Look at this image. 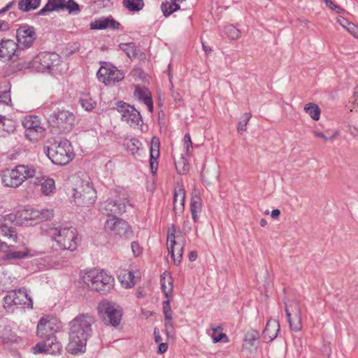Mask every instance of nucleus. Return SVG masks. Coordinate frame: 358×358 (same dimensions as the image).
<instances>
[{"instance_id":"nucleus-19","label":"nucleus","mask_w":358,"mask_h":358,"mask_svg":"<svg viewBox=\"0 0 358 358\" xmlns=\"http://www.w3.org/2000/svg\"><path fill=\"white\" fill-rule=\"evenodd\" d=\"M104 229L110 234L122 235L128 231L129 226L124 220L115 216H111L106 220Z\"/></svg>"},{"instance_id":"nucleus-41","label":"nucleus","mask_w":358,"mask_h":358,"mask_svg":"<svg viewBox=\"0 0 358 358\" xmlns=\"http://www.w3.org/2000/svg\"><path fill=\"white\" fill-rule=\"evenodd\" d=\"M150 157L153 159H158L159 156V138L153 137L151 141L150 145Z\"/></svg>"},{"instance_id":"nucleus-60","label":"nucleus","mask_w":358,"mask_h":358,"mask_svg":"<svg viewBox=\"0 0 358 358\" xmlns=\"http://www.w3.org/2000/svg\"><path fill=\"white\" fill-rule=\"evenodd\" d=\"M157 159H153L150 157V166L152 171L155 173L157 171Z\"/></svg>"},{"instance_id":"nucleus-17","label":"nucleus","mask_w":358,"mask_h":358,"mask_svg":"<svg viewBox=\"0 0 358 358\" xmlns=\"http://www.w3.org/2000/svg\"><path fill=\"white\" fill-rule=\"evenodd\" d=\"M57 329L58 327L55 320L42 317L37 325V336L42 338L57 341L55 333L57 331Z\"/></svg>"},{"instance_id":"nucleus-31","label":"nucleus","mask_w":358,"mask_h":358,"mask_svg":"<svg viewBox=\"0 0 358 358\" xmlns=\"http://www.w3.org/2000/svg\"><path fill=\"white\" fill-rule=\"evenodd\" d=\"M38 182L41 184V191L43 194L45 196H50L55 192V181L52 178L47 179H39L37 178Z\"/></svg>"},{"instance_id":"nucleus-4","label":"nucleus","mask_w":358,"mask_h":358,"mask_svg":"<svg viewBox=\"0 0 358 358\" xmlns=\"http://www.w3.org/2000/svg\"><path fill=\"white\" fill-rule=\"evenodd\" d=\"M83 282L92 290L105 294L113 287L114 278L103 270L90 269L81 275Z\"/></svg>"},{"instance_id":"nucleus-44","label":"nucleus","mask_w":358,"mask_h":358,"mask_svg":"<svg viewBox=\"0 0 358 358\" xmlns=\"http://www.w3.org/2000/svg\"><path fill=\"white\" fill-rule=\"evenodd\" d=\"M252 115L250 113H245L243 114L242 119L239 121L237 129L240 133L244 132L246 131V126L251 118Z\"/></svg>"},{"instance_id":"nucleus-5","label":"nucleus","mask_w":358,"mask_h":358,"mask_svg":"<svg viewBox=\"0 0 358 358\" xmlns=\"http://www.w3.org/2000/svg\"><path fill=\"white\" fill-rule=\"evenodd\" d=\"M97 311L100 318L106 324L113 327L120 325L123 310L117 303L107 299L102 300L99 303Z\"/></svg>"},{"instance_id":"nucleus-27","label":"nucleus","mask_w":358,"mask_h":358,"mask_svg":"<svg viewBox=\"0 0 358 358\" xmlns=\"http://www.w3.org/2000/svg\"><path fill=\"white\" fill-rule=\"evenodd\" d=\"M134 96L139 100L143 101L144 104L148 107L150 112L153 110V103L151 98L150 92L145 87H136Z\"/></svg>"},{"instance_id":"nucleus-6","label":"nucleus","mask_w":358,"mask_h":358,"mask_svg":"<svg viewBox=\"0 0 358 358\" xmlns=\"http://www.w3.org/2000/svg\"><path fill=\"white\" fill-rule=\"evenodd\" d=\"M36 174V169L33 166L18 165L5 173L2 177V182L6 187H17L25 180L33 178Z\"/></svg>"},{"instance_id":"nucleus-50","label":"nucleus","mask_w":358,"mask_h":358,"mask_svg":"<svg viewBox=\"0 0 358 358\" xmlns=\"http://www.w3.org/2000/svg\"><path fill=\"white\" fill-rule=\"evenodd\" d=\"M165 327L166 329V335L168 337L173 336V324L172 322V320H166L165 319Z\"/></svg>"},{"instance_id":"nucleus-34","label":"nucleus","mask_w":358,"mask_h":358,"mask_svg":"<svg viewBox=\"0 0 358 358\" xmlns=\"http://www.w3.org/2000/svg\"><path fill=\"white\" fill-rule=\"evenodd\" d=\"M304 111L308 113L314 120H318L320 117V109L319 106L313 103L305 105Z\"/></svg>"},{"instance_id":"nucleus-55","label":"nucleus","mask_w":358,"mask_h":358,"mask_svg":"<svg viewBox=\"0 0 358 358\" xmlns=\"http://www.w3.org/2000/svg\"><path fill=\"white\" fill-rule=\"evenodd\" d=\"M41 218L48 220L53 217V210L51 209H44L40 212Z\"/></svg>"},{"instance_id":"nucleus-9","label":"nucleus","mask_w":358,"mask_h":358,"mask_svg":"<svg viewBox=\"0 0 358 358\" xmlns=\"http://www.w3.org/2000/svg\"><path fill=\"white\" fill-rule=\"evenodd\" d=\"M75 116L68 110L54 111L48 117L50 124L61 132H68L73 127Z\"/></svg>"},{"instance_id":"nucleus-35","label":"nucleus","mask_w":358,"mask_h":358,"mask_svg":"<svg viewBox=\"0 0 358 358\" xmlns=\"http://www.w3.org/2000/svg\"><path fill=\"white\" fill-rule=\"evenodd\" d=\"M80 101L82 107L86 110H91L94 108L96 105V102L87 94H82Z\"/></svg>"},{"instance_id":"nucleus-48","label":"nucleus","mask_w":358,"mask_h":358,"mask_svg":"<svg viewBox=\"0 0 358 358\" xmlns=\"http://www.w3.org/2000/svg\"><path fill=\"white\" fill-rule=\"evenodd\" d=\"M11 101L10 92L7 90L0 93V103L8 104Z\"/></svg>"},{"instance_id":"nucleus-13","label":"nucleus","mask_w":358,"mask_h":358,"mask_svg":"<svg viewBox=\"0 0 358 358\" xmlns=\"http://www.w3.org/2000/svg\"><path fill=\"white\" fill-rule=\"evenodd\" d=\"M285 312L290 329L299 331L302 328L301 309L299 303L293 300L285 304Z\"/></svg>"},{"instance_id":"nucleus-10","label":"nucleus","mask_w":358,"mask_h":358,"mask_svg":"<svg viewBox=\"0 0 358 358\" xmlns=\"http://www.w3.org/2000/svg\"><path fill=\"white\" fill-rule=\"evenodd\" d=\"M3 301L6 309H9L13 306H22L30 309L33 308V301L24 288L8 292L4 296Z\"/></svg>"},{"instance_id":"nucleus-36","label":"nucleus","mask_w":358,"mask_h":358,"mask_svg":"<svg viewBox=\"0 0 358 358\" xmlns=\"http://www.w3.org/2000/svg\"><path fill=\"white\" fill-rule=\"evenodd\" d=\"M123 3L130 11H138L144 6L143 0H123Z\"/></svg>"},{"instance_id":"nucleus-52","label":"nucleus","mask_w":358,"mask_h":358,"mask_svg":"<svg viewBox=\"0 0 358 358\" xmlns=\"http://www.w3.org/2000/svg\"><path fill=\"white\" fill-rule=\"evenodd\" d=\"M169 80H170V90L172 92L171 96L174 99L175 101L180 102L182 100L181 96L180 95V94L178 92H175L173 90V85L172 83L171 78H170Z\"/></svg>"},{"instance_id":"nucleus-32","label":"nucleus","mask_w":358,"mask_h":358,"mask_svg":"<svg viewBox=\"0 0 358 358\" xmlns=\"http://www.w3.org/2000/svg\"><path fill=\"white\" fill-rule=\"evenodd\" d=\"M161 286L166 297L171 295L173 289V280L171 276L167 273H164L161 275Z\"/></svg>"},{"instance_id":"nucleus-53","label":"nucleus","mask_w":358,"mask_h":358,"mask_svg":"<svg viewBox=\"0 0 358 358\" xmlns=\"http://www.w3.org/2000/svg\"><path fill=\"white\" fill-rule=\"evenodd\" d=\"M192 230V223L189 220H186L184 221L182 227V233L184 234H187L189 233Z\"/></svg>"},{"instance_id":"nucleus-43","label":"nucleus","mask_w":358,"mask_h":358,"mask_svg":"<svg viewBox=\"0 0 358 358\" xmlns=\"http://www.w3.org/2000/svg\"><path fill=\"white\" fill-rule=\"evenodd\" d=\"M64 9L71 14H78L80 12L79 5L74 0H65Z\"/></svg>"},{"instance_id":"nucleus-14","label":"nucleus","mask_w":358,"mask_h":358,"mask_svg":"<svg viewBox=\"0 0 358 358\" xmlns=\"http://www.w3.org/2000/svg\"><path fill=\"white\" fill-rule=\"evenodd\" d=\"M176 229L173 225L169 228L167 232V249L174 264L178 265L183 254L184 243L176 241Z\"/></svg>"},{"instance_id":"nucleus-33","label":"nucleus","mask_w":358,"mask_h":358,"mask_svg":"<svg viewBox=\"0 0 358 358\" xmlns=\"http://www.w3.org/2000/svg\"><path fill=\"white\" fill-rule=\"evenodd\" d=\"M41 0H20L18 8L23 12L36 10L41 4Z\"/></svg>"},{"instance_id":"nucleus-47","label":"nucleus","mask_w":358,"mask_h":358,"mask_svg":"<svg viewBox=\"0 0 358 358\" xmlns=\"http://www.w3.org/2000/svg\"><path fill=\"white\" fill-rule=\"evenodd\" d=\"M163 311L166 320H172V311L169 300L164 302Z\"/></svg>"},{"instance_id":"nucleus-23","label":"nucleus","mask_w":358,"mask_h":358,"mask_svg":"<svg viewBox=\"0 0 358 358\" xmlns=\"http://www.w3.org/2000/svg\"><path fill=\"white\" fill-rule=\"evenodd\" d=\"M120 26V23L113 18L103 17L92 22L90 27L92 29H104L110 28L111 29H117Z\"/></svg>"},{"instance_id":"nucleus-11","label":"nucleus","mask_w":358,"mask_h":358,"mask_svg":"<svg viewBox=\"0 0 358 358\" xmlns=\"http://www.w3.org/2000/svg\"><path fill=\"white\" fill-rule=\"evenodd\" d=\"M22 125L25 129V136L30 141L36 142L45 136V129L36 115L26 117L22 121Z\"/></svg>"},{"instance_id":"nucleus-8","label":"nucleus","mask_w":358,"mask_h":358,"mask_svg":"<svg viewBox=\"0 0 358 358\" xmlns=\"http://www.w3.org/2000/svg\"><path fill=\"white\" fill-rule=\"evenodd\" d=\"M73 197L79 206H89L93 204L96 198V192L89 180H81L74 189Z\"/></svg>"},{"instance_id":"nucleus-18","label":"nucleus","mask_w":358,"mask_h":358,"mask_svg":"<svg viewBox=\"0 0 358 358\" xmlns=\"http://www.w3.org/2000/svg\"><path fill=\"white\" fill-rule=\"evenodd\" d=\"M128 203L129 202L126 199H108L101 204V209L108 217L115 216V214L124 213Z\"/></svg>"},{"instance_id":"nucleus-61","label":"nucleus","mask_w":358,"mask_h":358,"mask_svg":"<svg viewBox=\"0 0 358 358\" xmlns=\"http://www.w3.org/2000/svg\"><path fill=\"white\" fill-rule=\"evenodd\" d=\"M154 336H155V341L156 343H159L162 341V338L160 336L159 331L157 328H155L154 330Z\"/></svg>"},{"instance_id":"nucleus-37","label":"nucleus","mask_w":358,"mask_h":358,"mask_svg":"<svg viewBox=\"0 0 358 358\" xmlns=\"http://www.w3.org/2000/svg\"><path fill=\"white\" fill-rule=\"evenodd\" d=\"M161 8L164 16L167 17L178 10L180 6L176 2H166L162 4Z\"/></svg>"},{"instance_id":"nucleus-38","label":"nucleus","mask_w":358,"mask_h":358,"mask_svg":"<svg viewBox=\"0 0 358 358\" xmlns=\"http://www.w3.org/2000/svg\"><path fill=\"white\" fill-rule=\"evenodd\" d=\"M1 122L3 128V133L5 134V136L6 134H10L15 130V122L12 120L6 118L5 116H2Z\"/></svg>"},{"instance_id":"nucleus-54","label":"nucleus","mask_w":358,"mask_h":358,"mask_svg":"<svg viewBox=\"0 0 358 358\" xmlns=\"http://www.w3.org/2000/svg\"><path fill=\"white\" fill-rule=\"evenodd\" d=\"M324 1L327 6L335 10L337 13H341L343 11L341 8L336 6L331 0H324Z\"/></svg>"},{"instance_id":"nucleus-56","label":"nucleus","mask_w":358,"mask_h":358,"mask_svg":"<svg viewBox=\"0 0 358 358\" xmlns=\"http://www.w3.org/2000/svg\"><path fill=\"white\" fill-rule=\"evenodd\" d=\"M27 255V252H13L8 255L9 258L10 259H22L25 257Z\"/></svg>"},{"instance_id":"nucleus-21","label":"nucleus","mask_w":358,"mask_h":358,"mask_svg":"<svg viewBox=\"0 0 358 358\" xmlns=\"http://www.w3.org/2000/svg\"><path fill=\"white\" fill-rule=\"evenodd\" d=\"M279 330V322L275 320H269L262 332V337L266 342H271L277 337Z\"/></svg>"},{"instance_id":"nucleus-3","label":"nucleus","mask_w":358,"mask_h":358,"mask_svg":"<svg viewBox=\"0 0 358 358\" xmlns=\"http://www.w3.org/2000/svg\"><path fill=\"white\" fill-rule=\"evenodd\" d=\"M43 152L57 165H66L74 157L72 146L67 140L48 142L43 146Z\"/></svg>"},{"instance_id":"nucleus-64","label":"nucleus","mask_w":358,"mask_h":358,"mask_svg":"<svg viewBox=\"0 0 358 358\" xmlns=\"http://www.w3.org/2000/svg\"><path fill=\"white\" fill-rule=\"evenodd\" d=\"M352 103L357 106H358V89L355 91L353 96L352 97Z\"/></svg>"},{"instance_id":"nucleus-28","label":"nucleus","mask_w":358,"mask_h":358,"mask_svg":"<svg viewBox=\"0 0 358 358\" xmlns=\"http://www.w3.org/2000/svg\"><path fill=\"white\" fill-rule=\"evenodd\" d=\"M65 0H48L47 3L41 8L38 15H45L47 13L64 10Z\"/></svg>"},{"instance_id":"nucleus-26","label":"nucleus","mask_w":358,"mask_h":358,"mask_svg":"<svg viewBox=\"0 0 358 358\" xmlns=\"http://www.w3.org/2000/svg\"><path fill=\"white\" fill-rule=\"evenodd\" d=\"M118 279L124 288L134 287L137 281L132 271L128 269H121L118 273Z\"/></svg>"},{"instance_id":"nucleus-1","label":"nucleus","mask_w":358,"mask_h":358,"mask_svg":"<svg viewBox=\"0 0 358 358\" xmlns=\"http://www.w3.org/2000/svg\"><path fill=\"white\" fill-rule=\"evenodd\" d=\"M94 322V317L89 314H80L70 322L69 343L66 346L69 352L77 354L85 352Z\"/></svg>"},{"instance_id":"nucleus-51","label":"nucleus","mask_w":358,"mask_h":358,"mask_svg":"<svg viewBox=\"0 0 358 358\" xmlns=\"http://www.w3.org/2000/svg\"><path fill=\"white\" fill-rule=\"evenodd\" d=\"M131 250H132V252H133V254L134 255V256L138 257V255H140L141 254V252H142L141 248L140 247L139 244L137 242H136V241L132 242L131 244Z\"/></svg>"},{"instance_id":"nucleus-7","label":"nucleus","mask_w":358,"mask_h":358,"mask_svg":"<svg viewBox=\"0 0 358 358\" xmlns=\"http://www.w3.org/2000/svg\"><path fill=\"white\" fill-rule=\"evenodd\" d=\"M60 57L56 53L41 52L22 68H31L38 72L45 71L51 72L58 65Z\"/></svg>"},{"instance_id":"nucleus-49","label":"nucleus","mask_w":358,"mask_h":358,"mask_svg":"<svg viewBox=\"0 0 358 358\" xmlns=\"http://www.w3.org/2000/svg\"><path fill=\"white\" fill-rule=\"evenodd\" d=\"M212 338L213 341V343H216L218 342L223 341L224 343H227L229 341V339L227 338V336L224 333H220L219 335L216 336L214 334L212 335Z\"/></svg>"},{"instance_id":"nucleus-30","label":"nucleus","mask_w":358,"mask_h":358,"mask_svg":"<svg viewBox=\"0 0 358 358\" xmlns=\"http://www.w3.org/2000/svg\"><path fill=\"white\" fill-rule=\"evenodd\" d=\"M259 338V333L252 329L248 331L244 338L243 347L247 349H250L252 347L257 348V343Z\"/></svg>"},{"instance_id":"nucleus-45","label":"nucleus","mask_w":358,"mask_h":358,"mask_svg":"<svg viewBox=\"0 0 358 358\" xmlns=\"http://www.w3.org/2000/svg\"><path fill=\"white\" fill-rule=\"evenodd\" d=\"M141 143L136 138H131L127 141L126 145L127 149L131 152V154H135L138 150L139 149V145Z\"/></svg>"},{"instance_id":"nucleus-25","label":"nucleus","mask_w":358,"mask_h":358,"mask_svg":"<svg viewBox=\"0 0 358 358\" xmlns=\"http://www.w3.org/2000/svg\"><path fill=\"white\" fill-rule=\"evenodd\" d=\"M0 239H3L8 243L9 246L16 242L17 233L15 229L7 224H0Z\"/></svg>"},{"instance_id":"nucleus-2","label":"nucleus","mask_w":358,"mask_h":358,"mask_svg":"<svg viewBox=\"0 0 358 358\" xmlns=\"http://www.w3.org/2000/svg\"><path fill=\"white\" fill-rule=\"evenodd\" d=\"M42 229L55 241L56 246L63 250L74 251L78 246V232L75 227L67 224Z\"/></svg>"},{"instance_id":"nucleus-40","label":"nucleus","mask_w":358,"mask_h":358,"mask_svg":"<svg viewBox=\"0 0 358 358\" xmlns=\"http://www.w3.org/2000/svg\"><path fill=\"white\" fill-rule=\"evenodd\" d=\"M119 47L129 58L134 57L136 55L135 45L133 43H120Z\"/></svg>"},{"instance_id":"nucleus-20","label":"nucleus","mask_w":358,"mask_h":358,"mask_svg":"<svg viewBox=\"0 0 358 358\" xmlns=\"http://www.w3.org/2000/svg\"><path fill=\"white\" fill-rule=\"evenodd\" d=\"M19 47L14 41L3 39L0 43V59L8 60L11 59Z\"/></svg>"},{"instance_id":"nucleus-57","label":"nucleus","mask_w":358,"mask_h":358,"mask_svg":"<svg viewBox=\"0 0 358 358\" xmlns=\"http://www.w3.org/2000/svg\"><path fill=\"white\" fill-rule=\"evenodd\" d=\"M338 22L343 28L346 29L347 30L348 27H352V23L343 17L338 18Z\"/></svg>"},{"instance_id":"nucleus-58","label":"nucleus","mask_w":358,"mask_h":358,"mask_svg":"<svg viewBox=\"0 0 358 358\" xmlns=\"http://www.w3.org/2000/svg\"><path fill=\"white\" fill-rule=\"evenodd\" d=\"M168 350V345L165 343H159L158 353L163 354Z\"/></svg>"},{"instance_id":"nucleus-24","label":"nucleus","mask_w":358,"mask_h":358,"mask_svg":"<svg viewBox=\"0 0 358 358\" xmlns=\"http://www.w3.org/2000/svg\"><path fill=\"white\" fill-rule=\"evenodd\" d=\"M201 199L199 196V192L194 189L192 192L190 203L192 217L194 222L198 221L199 216L201 212Z\"/></svg>"},{"instance_id":"nucleus-16","label":"nucleus","mask_w":358,"mask_h":358,"mask_svg":"<svg viewBox=\"0 0 358 358\" xmlns=\"http://www.w3.org/2000/svg\"><path fill=\"white\" fill-rule=\"evenodd\" d=\"M17 45L20 49L30 48L36 39L35 29L29 25L20 26L16 31Z\"/></svg>"},{"instance_id":"nucleus-62","label":"nucleus","mask_w":358,"mask_h":358,"mask_svg":"<svg viewBox=\"0 0 358 358\" xmlns=\"http://www.w3.org/2000/svg\"><path fill=\"white\" fill-rule=\"evenodd\" d=\"M10 246L8 243L3 239H0V251L6 250Z\"/></svg>"},{"instance_id":"nucleus-39","label":"nucleus","mask_w":358,"mask_h":358,"mask_svg":"<svg viewBox=\"0 0 358 358\" xmlns=\"http://www.w3.org/2000/svg\"><path fill=\"white\" fill-rule=\"evenodd\" d=\"M175 166L180 174H185L189 169L187 160L183 157H180L178 159L175 160Z\"/></svg>"},{"instance_id":"nucleus-42","label":"nucleus","mask_w":358,"mask_h":358,"mask_svg":"<svg viewBox=\"0 0 358 358\" xmlns=\"http://www.w3.org/2000/svg\"><path fill=\"white\" fill-rule=\"evenodd\" d=\"M224 31L227 36L232 40H236L240 37L241 32L239 29L231 24L226 26Z\"/></svg>"},{"instance_id":"nucleus-22","label":"nucleus","mask_w":358,"mask_h":358,"mask_svg":"<svg viewBox=\"0 0 358 358\" xmlns=\"http://www.w3.org/2000/svg\"><path fill=\"white\" fill-rule=\"evenodd\" d=\"M60 345L57 341H53L47 338L45 341L38 343L32 350L34 354L49 352L52 353L55 350H59Z\"/></svg>"},{"instance_id":"nucleus-12","label":"nucleus","mask_w":358,"mask_h":358,"mask_svg":"<svg viewBox=\"0 0 358 358\" xmlns=\"http://www.w3.org/2000/svg\"><path fill=\"white\" fill-rule=\"evenodd\" d=\"M124 75L123 72L117 69L110 64L103 62L97 72L99 80L106 85H114L123 80Z\"/></svg>"},{"instance_id":"nucleus-46","label":"nucleus","mask_w":358,"mask_h":358,"mask_svg":"<svg viewBox=\"0 0 358 358\" xmlns=\"http://www.w3.org/2000/svg\"><path fill=\"white\" fill-rule=\"evenodd\" d=\"M313 134H314V136L315 137L322 138L324 141L333 140V139H334L338 135V131H335L334 132V134L331 136H327L325 134H324L322 132H320V131H319L317 130H314L313 131Z\"/></svg>"},{"instance_id":"nucleus-63","label":"nucleus","mask_w":358,"mask_h":358,"mask_svg":"<svg viewBox=\"0 0 358 358\" xmlns=\"http://www.w3.org/2000/svg\"><path fill=\"white\" fill-rule=\"evenodd\" d=\"M185 150H186V154L187 155H191L192 152V143H185Z\"/></svg>"},{"instance_id":"nucleus-29","label":"nucleus","mask_w":358,"mask_h":358,"mask_svg":"<svg viewBox=\"0 0 358 358\" xmlns=\"http://www.w3.org/2000/svg\"><path fill=\"white\" fill-rule=\"evenodd\" d=\"M185 193L183 188L175 191L173 210L176 214L181 213L184 210Z\"/></svg>"},{"instance_id":"nucleus-15","label":"nucleus","mask_w":358,"mask_h":358,"mask_svg":"<svg viewBox=\"0 0 358 358\" xmlns=\"http://www.w3.org/2000/svg\"><path fill=\"white\" fill-rule=\"evenodd\" d=\"M116 106L121 114V120L131 127L137 126L142 122L140 113L134 106L123 102H117Z\"/></svg>"},{"instance_id":"nucleus-59","label":"nucleus","mask_w":358,"mask_h":358,"mask_svg":"<svg viewBox=\"0 0 358 358\" xmlns=\"http://www.w3.org/2000/svg\"><path fill=\"white\" fill-rule=\"evenodd\" d=\"M348 31L352 34L355 38H358V29L352 23V27H348Z\"/></svg>"}]
</instances>
